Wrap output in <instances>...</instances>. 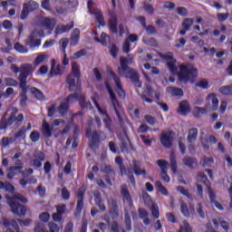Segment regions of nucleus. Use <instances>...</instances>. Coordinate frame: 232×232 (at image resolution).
I'll use <instances>...</instances> for the list:
<instances>
[{
  "label": "nucleus",
  "mask_w": 232,
  "mask_h": 232,
  "mask_svg": "<svg viewBox=\"0 0 232 232\" xmlns=\"http://www.w3.org/2000/svg\"><path fill=\"white\" fill-rule=\"evenodd\" d=\"M121 195L124 204L132 206L133 201L131 200V195L130 194V190H128V187L126 185L121 186Z\"/></svg>",
  "instance_id": "24"
},
{
  "label": "nucleus",
  "mask_w": 232,
  "mask_h": 232,
  "mask_svg": "<svg viewBox=\"0 0 232 232\" xmlns=\"http://www.w3.org/2000/svg\"><path fill=\"white\" fill-rule=\"evenodd\" d=\"M72 73L67 77V83L71 92H81V66L76 63H72Z\"/></svg>",
  "instance_id": "6"
},
{
  "label": "nucleus",
  "mask_w": 232,
  "mask_h": 232,
  "mask_svg": "<svg viewBox=\"0 0 232 232\" xmlns=\"http://www.w3.org/2000/svg\"><path fill=\"white\" fill-rule=\"evenodd\" d=\"M132 63L133 57H131L130 55H129V58L121 57L120 59L121 66L118 68V73L121 76L124 75V77H126L127 79H130L138 88H140V86H142V83L139 82V72L128 66V64H131Z\"/></svg>",
  "instance_id": "2"
},
{
  "label": "nucleus",
  "mask_w": 232,
  "mask_h": 232,
  "mask_svg": "<svg viewBox=\"0 0 232 232\" xmlns=\"http://www.w3.org/2000/svg\"><path fill=\"white\" fill-rule=\"evenodd\" d=\"M214 162L215 160L213 159V157L205 156L201 160L200 164L201 166H203V168H211V165H213Z\"/></svg>",
  "instance_id": "40"
},
{
  "label": "nucleus",
  "mask_w": 232,
  "mask_h": 232,
  "mask_svg": "<svg viewBox=\"0 0 232 232\" xmlns=\"http://www.w3.org/2000/svg\"><path fill=\"white\" fill-rule=\"evenodd\" d=\"M125 225L127 231H131V218H130V214L125 211Z\"/></svg>",
  "instance_id": "58"
},
{
  "label": "nucleus",
  "mask_w": 232,
  "mask_h": 232,
  "mask_svg": "<svg viewBox=\"0 0 232 232\" xmlns=\"http://www.w3.org/2000/svg\"><path fill=\"white\" fill-rule=\"evenodd\" d=\"M84 191H86V188L82 186L81 188L78 190V202L76 206V213L79 215L82 211V208L84 206V203L82 202V197H84Z\"/></svg>",
  "instance_id": "21"
},
{
  "label": "nucleus",
  "mask_w": 232,
  "mask_h": 232,
  "mask_svg": "<svg viewBox=\"0 0 232 232\" xmlns=\"http://www.w3.org/2000/svg\"><path fill=\"white\" fill-rule=\"evenodd\" d=\"M139 214H140V218L143 220L144 226H150L151 224V220L150 219L148 211L144 208H140L139 209Z\"/></svg>",
  "instance_id": "34"
},
{
  "label": "nucleus",
  "mask_w": 232,
  "mask_h": 232,
  "mask_svg": "<svg viewBox=\"0 0 232 232\" xmlns=\"http://www.w3.org/2000/svg\"><path fill=\"white\" fill-rule=\"evenodd\" d=\"M143 200L146 206L150 208V212L153 218H160V211L159 210V206L151 200V198L148 195L147 192L142 193Z\"/></svg>",
  "instance_id": "13"
},
{
  "label": "nucleus",
  "mask_w": 232,
  "mask_h": 232,
  "mask_svg": "<svg viewBox=\"0 0 232 232\" xmlns=\"http://www.w3.org/2000/svg\"><path fill=\"white\" fill-rule=\"evenodd\" d=\"M94 41L97 43H101L102 44H108V42L110 41V36L106 34V33H102L101 38L95 37Z\"/></svg>",
  "instance_id": "48"
},
{
  "label": "nucleus",
  "mask_w": 232,
  "mask_h": 232,
  "mask_svg": "<svg viewBox=\"0 0 232 232\" xmlns=\"http://www.w3.org/2000/svg\"><path fill=\"white\" fill-rule=\"evenodd\" d=\"M30 139H31L32 142H37V140H39V139H41V134L39 133V131L34 130L30 134Z\"/></svg>",
  "instance_id": "60"
},
{
  "label": "nucleus",
  "mask_w": 232,
  "mask_h": 232,
  "mask_svg": "<svg viewBox=\"0 0 232 232\" xmlns=\"http://www.w3.org/2000/svg\"><path fill=\"white\" fill-rule=\"evenodd\" d=\"M0 189H5L8 193H14V191L15 190L13 184H10L9 182H3V181H0Z\"/></svg>",
  "instance_id": "44"
},
{
  "label": "nucleus",
  "mask_w": 232,
  "mask_h": 232,
  "mask_svg": "<svg viewBox=\"0 0 232 232\" xmlns=\"http://www.w3.org/2000/svg\"><path fill=\"white\" fill-rule=\"evenodd\" d=\"M105 86H106L107 92H109L111 102L117 113V108H119V101H117V97L115 96V92H113V89H111V85L110 84V82H106Z\"/></svg>",
  "instance_id": "19"
},
{
  "label": "nucleus",
  "mask_w": 232,
  "mask_h": 232,
  "mask_svg": "<svg viewBox=\"0 0 232 232\" xmlns=\"http://www.w3.org/2000/svg\"><path fill=\"white\" fill-rule=\"evenodd\" d=\"M180 212L182 216L186 217L187 218L191 217V212L189 211V208H188V204H186L184 201H180Z\"/></svg>",
  "instance_id": "41"
},
{
  "label": "nucleus",
  "mask_w": 232,
  "mask_h": 232,
  "mask_svg": "<svg viewBox=\"0 0 232 232\" xmlns=\"http://www.w3.org/2000/svg\"><path fill=\"white\" fill-rule=\"evenodd\" d=\"M158 166L161 169V173L168 172V168H169V163L165 160H158Z\"/></svg>",
  "instance_id": "50"
},
{
  "label": "nucleus",
  "mask_w": 232,
  "mask_h": 232,
  "mask_svg": "<svg viewBox=\"0 0 232 232\" xmlns=\"http://www.w3.org/2000/svg\"><path fill=\"white\" fill-rule=\"evenodd\" d=\"M120 171H121V175H129L130 182L131 186H133V188H135V178H133V176H131V175H133V169H128V170L126 171V168L121 167Z\"/></svg>",
  "instance_id": "32"
},
{
  "label": "nucleus",
  "mask_w": 232,
  "mask_h": 232,
  "mask_svg": "<svg viewBox=\"0 0 232 232\" xmlns=\"http://www.w3.org/2000/svg\"><path fill=\"white\" fill-rule=\"evenodd\" d=\"M153 97L156 99H159V93L155 92L151 87L147 86L145 90V93L141 94V99L144 102H148L149 104H151L153 102Z\"/></svg>",
  "instance_id": "18"
},
{
  "label": "nucleus",
  "mask_w": 232,
  "mask_h": 232,
  "mask_svg": "<svg viewBox=\"0 0 232 232\" xmlns=\"http://www.w3.org/2000/svg\"><path fill=\"white\" fill-rule=\"evenodd\" d=\"M79 101L81 108L91 110L92 109V103L86 102V100L84 99V95L81 93H74L69 95L67 100H64L62 102L60 108H59V113L61 115H64L66 111H68V104H72V102H75Z\"/></svg>",
  "instance_id": "4"
},
{
  "label": "nucleus",
  "mask_w": 232,
  "mask_h": 232,
  "mask_svg": "<svg viewBox=\"0 0 232 232\" xmlns=\"http://www.w3.org/2000/svg\"><path fill=\"white\" fill-rule=\"evenodd\" d=\"M22 90V93L19 96V104L22 108H24V106H26V101H27V97H26V92H28V85H24V88L20 87Z\"/></svg>",
  "instance_id": "29"
},
{
  "label": "nucleus",
  "mask_w": 232,
  "mask_h": 232,
  "mask_svg": "<svg viewBox=\"0 0 232 232\" xmlns=\"http://www.w3.org/2000/svg\"><path fill=\"white\" fill-rule=\"evenodd\" d=\"M133 171L135 175H146V170L140 168V162L137 160L132 161Z\"/></svg>",
  "instance_id": "38"
},
{
  "label": "nucleus",
  "mask_w": 232,
  "mask_h": 232,
  "mask_svg": "<svg viewBox=\"0 0 232 232\" xmlns=\"http://www.w3.org/2000/svg\"><path fill=\"white\" fill-rule=\"evenodd\" d=\"M41 37H44V30L35 28L28 37L26 45L33 50L39 48L41 45Z\"/></svg>",
  "instance_id": "9"
},
{
  "label": "nucleus",
  "mask_w": 232,
  "mask_h": 232,
  "mask_svg": "<svg viewBox=\"0 0 232 232\" xmlns=\"http://www.w3.org/2000/svg\"><path fill=\"white\" fill-rule=\"evenodd\" d=\"M50 56L46 53H39L34 61V66H39V64H44V63H48V59Z\"/></svg>",
  "instance_id": "28"
},
{
  "label": "nucleus",
  "mask_w": 232,
  "mask_h": 232,
  "mask_svg": "<svg viewBox=\"0 0 232 232\" xmlns=\"http://www.w3.org/2000/svg\"><path fill=\"white\" fill-rule=\"evenodd\" d=\"M73 27V22H71L70 24L64 25V24H58L55 28V34L61 35V34H64L66 32H70L72 28Z\"/></svg>",
  "instance_id": "27"
},
{
  "label": "nucleus",
  "mask_w": 232,
  "mask_h": 232,
  "mask_svg": "<svg viewBox=\"0 0 232 232\" xmlns=\"http://www.w3.org/2000/svg\"><path fill=\"white\" fill-rule=\"evenodd\" d=\"M15 113H17V110H14L11 113V116L8 118L7 122L5 121V118L1 121V130H5L6 126H12L14 122H15Z\"/></svg>",
  "instance_id": "26"
},
{
  "label": "nucleus",
  "mask_w": 232,
  "mask_h": 232,
  "mask_svg": "<svg viewBox=\"0 0 232 232\" xmlns=\"http://www.w3.org/2000/svg\"><path fill=\"white\" fill-rule=\"evenodd\" d=\"M143 10H145V12L149 14V15H153V14H155V8L153 7V5L146 2L143 4Z\"/></svg>",
  "instance_id": "53"
},
{
  "label": "nucleus",
  "mask_w": 232,
  "mask_h": 232,
  "mask_svg": "<svg viewBox=\"0 0 232 232\" xmlns=\"http://www.w3.org/2000/svg\"><path fill=\"white\" fill-rule=\"evenodd\" d=\"M92 6H93V1L89 0L87 3V8L90 14H93V15L95 16L96 24H98V26H105L106 23L104 22V18L102 17V13L99 10L92 12Z\"/></svg>",
  "instance_id": "17"
},
{
  "label": "nucleus",
  "mask_w": 232,
  "mask_h": 232,
  "mask_svg": "<svg viewBox=\"0 0 232 232\" xmlns=\"http://www.w3.org/2000/svg\"><path fill=\"white\" fill-rule=\"evenodd\" d=\"M100 140H106V134L104 132L93 131L90 144L91 148H93Z\"/></svg>",
  "instance_id": "22"
},
{
  "label": "nucleus",
  "mask_w": 232,
  "mask_h": 232,
  "mask_svg": "<svg viewBox=\"0 0 232 232\" xmlns=\"http://www.w3.org/2000/svg\"><path fill=\"white\" fill-rule=\"evenodd\" d=\"M46 73H48V66L42 65L36 72V75H46Z\"/></svg>",
  "instance_id": "62"
},
{
  "label": "nucleus",
  "mask_w": 232,
  "mask_h": 232,
  "mask_svg": "<svg viewBox=\"0 0 232 232\" xmlns=\"http://www.w3.org/2000/svg\"><path fill=\"white\" fill-rule=\"evenodd\" d=\"M92 101L94 103V106L97 108L100 115H102V121L105 124V128L109 130V131H111V120H110V117H108V113H106V109L101 108L97 101H99V95L94 94V96H92Z\"/></svg>",
  "instance_id": "12"
},
{
  "label": "nucleus",
  "mask_w": 232,
  "mask_h": 232,
  "mask_svg": "<svg viewBox=\"0 0 232 232\" xmlns=\"http://www.w3.org/2000/svg\"><path fill=\"white\" fill-rule=\"evenodd\" d=\"M39 219L42 222H48V220H50V214L48 212H43L42 214H40Z\"/></svg>",
  "instance_id": "64"
},
{
  "label": "nucleus",
  "mask_w": 232,
  "mask_h": 232,
  "mask_svg": "<svg viewBox=\"0 0 232 232\" xmlns=\"http://www.w3.org/2000/svg\"><path fill=\"white\" fill-rule=\"evenodd\" d=\"M34 72H35V68L31 63H23L20 65V74L18 76L20 88L26 86L28 76L33 75Z\"/></svg>",
  "instance_id": "8"
},
{
  "label": "nucleus",
  "mask_w": 232,
  "mask_h": 232,
  "mask_svg": "<svg viewBox=\"0 0 232 232\" xmlns=\"http://www.w3.org/2000/svg\"><path fill=\"white\" fill-rule=\"evenodd\" d=\"M179 232H192L191 227H189V223L186 220L182 221V224L180 226V229Z\"/></svg>",
  "instance_id": "55"
},
{
  "label": "nucleus",
  "mask_w": 232,
  "mask_h": 232,
  "mask_svg": "<svg viewBox=\"0 0 232 232\" xmlns=\"http://www.w3.org/2000/svg\"><path fill=\"white\" fill-rule=\"evenodd\" d=\"M83 55H86V51L85 50H81L76 53H74L72 56V59H81Z\"/></svg>",
  "instance_id": "63"
},
{
  "label": "nucleus",
  "mask_w": 232,
  "mask_h": 232,
  "mask_svg": "<svg viewBox=\"0 0 232 232\" xmlns=\"http://www.w3.org/2000/svg\"><path fill=\"white\" fill-rule=\"evenodd\" d=\"M109 28L112 34H117V32H119L117 29V15L111 14V18L109 20Z\"/></svg>",
  "instance_id": "33"
},
{
  "label": "nucleus",
  "mask_w": 232,
  "mask_h": 232,
  "mask_svg": "<svg viewBox=\"0 0 232 232\" xmlns=\"http://www.w3.org/2000/svg\"><path fill=\"white\" fill-rule=\"evenodd\" d=\"M167 92L169 95H173L174 97H182V95H184L182 89L177 87H169Z\"/></svg>",
  "instance_id": "37"
},
{
  "label": "nucleus",
  "mask_w": 232,
  "mask_h": 232,
  "mask_svg": "<svg viewBox=\"0 0 232 232\" xmlns=\"http://www.w3.org/2000/svg\"><path fill=\"white\" fill-rule=\"evenodd\" d=\"M182 162L185 166H188V168H197L198 166L197 160L188 156L183 158Z\"/></svg>",
  "instance_id": "36"
},
{
  "label": "nucleus",
  "mask_w": 232,
  "mask_h": 232,
  "mask_svg": "<svg viewBox=\"0 0 232 232\" xmlns=\"http://www.w3.org/2000/svg\"><path fill=\"white\" fill-rule=\"evenodd\" d=\"M178 111L180 113V115H186L187 113H189V103L188 101L179 102V108Z\"/></svg>",
  "instance_id": "35"
},
{
  "label": "nucleus",
  "mask_w": 232,
  "mask_h": 232,
  "mask_svg": "<svg viewBox=\"0 0 232 232\" xmlns=\"http://www.w3.org/2000/svg\"><path fill=\"white\" fill-rule=\"evenodd\" d=\"M109 75L110 79H112L114 84H116V92L118 95L121 97V99H124V97H126V93L124 92V90H122L121 78H119V76H117V74L111 70H109Z\"/></svg>",
  "instance_id": "16"
},
{
  "label": "nucleus",
  "mask_w": 232,
  "mask_h": 232,
  "mask_svg": "<svg viewBox=\"0 0 232 232\" xmlns=\"http://www.w3.org/2000/svg\"><path fill=\"white\" fill-rule=\"evenodd\" d=\"M4 81L5 82V85H7V86H18V84H19V82H17V81H15L13 78H10V77L5 78Z\"/></svg>",
  "instance_id": "59"
},
{
  "label": "nucleus",
  "mask_w": 232,
  "mask_h": 232,
  "mask_svg": "<svg viewBox=\"0 0 232 232\" xmlns=\"http://www.w3.org/2000/svg\"><path fill=\"white\" fill-rule=\"evenodd\" d=\"M200 182L204 183L205 186L208 187V196H209L211 204H213V206H215V208H217V209H219V211H224V207L222 206V204H220V202H218L217 200V195H215V192L213 191V189L211 188H209V181H208V178L202 172H199L198 174V178H197L198 193L199 197L202 198V197H203L202 185H200Z\"/></svg>",
  "instance_id": "3"
},
{
  "label": "nucleus",
  "mask_w": 232,
  "mask_h": 232,
  "mask_svg": "<svg viewBox=\"0 0 232 232\" xmlns=\"http://www.w3.org/2000/svg\"><path fill=\"white\" fill-rule=\"evenodd\" d=\"M56 24L57 21L54 18L40 17L36 21V28H38V30H43L44 28V30H47L49 34H52Z\"/></svg>",
  "instance_id": "10"
},
{
  "label": "nucleus",
  "mask_w": 232,
  "mask_h": 232,
  "mask_svg": "<svg viewBox=\"0 0 232 232\" xmlns=\"http://www.w3.org/2000/svg\"><path fill=\"white\" fill-rule=\"evenodd\" d=\"M44 160V154L42 151H35L34 159L31 160L30 166L33 168H41L43 166V161Z\"/></svg>",
  "instance_id": "20"
},
{
  "label": "nucleus",
  "mask_w": 232,
  "mask_h": 232,
  "mask_svg": "<svg viewBox=\"0 0 232 232\" xmlns=\"http://www.w3.org/2000/svg\"><path fill=\"white\" fill-rule=\"evenodd\" d=\"M221 227L222 229H224L225 231H228L229 230V223H227V221L219 218L218 220L214 219L213 220V227L215 229H217V227Z\"/></svg>",
  "instance_id": "30"
},
{
  "label": "nucleus",
  "mask_w": 232,
  "mask_h": 232,
  "mask_svg": "<svg viewBox=\"0 0 232 232\" xmlns=\"http://www.w3.org/2000/svg\"><path fill=\"white\" fill-rule=\"evenodd\" d=\"M50 75H61V65L55 63V60H52Z\"/></svg>",
  "instance_id": "39"
},
{
  "label": "nucleus",
  "mask_w": 232,
  "mask_h": 232,
  "mask_svg": "<svg viewBox=\"0 0 232 232\" xmlns=\"http://www.w3.org/2000/svg\"><path fill=\"white\" fill-rule=\"evenodd\" d=\"M170 169L173 173H177V155L175 152H171L169 156Z\"/></svg>",
  "instance_id": "43"
},
{
  "label": "nucleus",
  "mask_w": 232,
  "mask_h": 232,
  "mask_svg": "<svg viewBox=\"0 0 232 232\" xmlns=\"http://www.w3.org/2000/svg\"><path fill=\"white\" fill-rule=\"evenodd\" d=\"M155 186L156 189H158V191L161 193V195H168V189L162 186V183L160 181H157L155 183Z\"/></svg>",
  "instance_id": "54"
},
{
  "label": "nucleus",
  "mask_w": 232,
  "mask_h": 232,
  "mask_svg": "<svg viewBox=\"0 0 232 232\" xmlns=\"http://www.w3.org/2000/svg\"><path fill=\"white\" fill-rule=\"evenodd\" d=\"M94 200L97 206L99 207V208L101 209V211L106 210V207L104 206V202L101 200V194L99 192L94 193Z\"/></svg>",
  "instance_id": "46"
},
{
  "label": "nucleus",
  "mask_w": 232,
  "mask_h": 232,
  "mask_svg": "<svg viewBox=\"0 0 232 232\" xmlns=\"http://www.w3.org/2000/svg\"><path fill=\"white\" fill-rule=\"evenodd\" d=\"M193 26V19L185 18L183 23L181 24V30H179V35H186L187 32H189V29Z\"/></svg>",
  "instance_id": "23"
},
{
  "label": "nucleus",
  "mask_w": 232,
  "mask_h": 232,
  "mask_svg": "<svg viewBox=\"0 0 232 232\" xmlns=\"http://www.w3.org/2000/svg\"><path fill=\"white\" fill-rule=\"evenodd\" d=\"M218 92H220L222 95H232V84L221 86Z\"/></svg>",
  "instance_id": "49"
},
{
  "label": "nucleus",
  "mask_w": 232,
  "mask_h": 232,
  "mask_svg": "<svg viewBox=\"0 0 232 232\" xmlns=\"http://www.w3.org/2000/svg\"><path fill=\"white\" fill-rule=\"evenodd\" d=\"M207 101L208 104H211V107L207 106L206 108L196 107L195 113L198 115H204V113H208V111H216L218 109V98L217 94L210 93L207 97Z\"/></svg>",
  "instance_id": "7"
},
{
  "label": "nucleus",
  "mask_w": 232,
  "mask_h": 232,
  "mask_svg": "<svg viewBox=\"0 0 232 232\" xmlns=\"http://www.w3.org/2000/svg\"><path fill=\"white\" fill-rule=\"evenodd\" d=\"M79 39H81V31L79 29H73L70 36V45L77 46L79 44Z\"/></svg>",
  "instance_id": "25"
},
{
  "label": "nucleus",
  "mask_w": 232,
  "mask_h": 232,
  "mask_svg": "<svg viewBox=\"0 0 232 232\" xmlns=\"http://www.w3.org/2000/svg\"><path fill=\"white\" fill-rule=\"evenodd\" d=\"M57 126H66V121H63L62 119L54 120L52 122V125L48 124L46 121H44L42 123V133L47 138L52 137V131L53 128Z\"/></svg>",
  "instance_id": "11"
},
{
  "label": "nucleus",
  "mask_w": 232,
  "mask_h": 232,
  "mask_svg": "<svg viewBox=\"0 0 232 232\" xmlns=\"http://www.w3.org/2000/svg\"><path fill=\"white\" fill-rule=\"evenodd\" d=\"M37 8H39V4L34 0L24 3L20 18L24 20L25 17H28V14H30V12H35Z\"/></svg>",
  "instance_id": "15"
},
{
  "label": "nucleus",
  "mask_w": 232,
  "mask_h": 232,
  "mask_svg": "<svg viewBox=\"0 0 232 232\" xmlns=\"http://www.w3.org/2000/svg\"><path fill=\"white\" fill-rule=\"evenodd\" d=\"M14 50L19 53H28V48L24 45L21 44L20 43H16L14 44Z\"/></svg>",
  "instance_id": "52"
},
{
  "label": "nucleus",
  "mask_w": 232,
  "mask_h": 232,
  "mask_svg": "<svg viewBox=\"0 0 232 232\" xmlns=\"http://www.w3.org/2000/svg\"><path fill=\"white\" fill-rule=\"evenodd\" d=\"M160 140L164 148H171L175 140V132L173 130H163L160 134Z\"/></svg>",
  "instance_id": "14"
},
{
  "label": "nucleus",
  "mask_w": 232,
  "mask_h": 232,
  "mask_svg": "<svg viewBox=\"0 0 232 232\" xmlns=\"http://www.w3.org/2000/svg\"><path fill=\"white\" fill-rule=\"evenodd\" d=\"M144 119L150 126H155V124H157V120H155V118L151 115H145Z\"/></svg>",
  "instance_id": "61"
},
{
  "label": "nucleus",
  "mask_w": 232,
  "mask_h": 232,
  "mask_svg": "<svg viewBox=\"0 0 232 232\" xmlns=\"http://www.w3.org/2000/svg\"><path fill=\"white\" fill-rule=\"evenodd\" d=\"M4 226L5 227V232H14V230H12L11 227H13V229L17 230V221L15 220H8V219H4Z\"/></svg>",
  "instance_id": "31"
},
{
  "label": "nucleus",
  "mask_w": 232,
  "mask_h": 232,
  "mask_svg": "<svg viewBox=\"0 0 232 232\" xmlns=\"http://www.w3.org/2000/svg\"><path fill=\"white\" fill-rule=\"evenodd\" d=\"M110 213L112 218H117L119 217V209L117 208V203L115 201H112Z\"/></svg>",
  "instance_id": "51"
},
{
  "label": "nucleus",
  "mask_w": 232,
  "mask_h": 232,
  "mask_svg": "<svg viewBox=\"0 0 232 232\" xmlns=\"http://www.w3.org/2000/svg\"><path fill=\"white\" fill-rule=\"evenodd\" d=\"M68 43H70V40L68 38H62L59 42V44L62 48L63 53H66V46H68Z\"/></svg>",
  "instance_id": "57"
},
{
  "label": "nucleus",
  "mask_w": 232,
  "mask_h": 232,
  "mask_svg": "<svg viewBox=\"0 0 232 232\" xmlns=\"http://www.w3.org/2000/svg\"><path fill=\"white\" fill-rule=\"evenodd\" d=\"M196 86L202 88L203 90H208L209 88V82L206 79L200 80Z\"/></svg>",
  "instance_id": "56"
},
{
  "label": "nucleus",
  "mask_w": 232,
  "mask_h": 232,
  "mask_svg": "<svg viewBox=\"0 0 232 232\" xmlns=\"http://www.w3.org/2000/svg\"><path fill=\"white\" fill-rule=\"evenodd\" d=\"M23 169L22 166H13L7 169V179H14L15 177V171Z\"/></svg>",
  "instance_id": "42"
},
{
  "label": "nucleus",
  "mask_w": 232,
  "mask_h": 232,
  "mask_svg": "<svg viewBox=\"0 0 232 232\" xmlns=\"http://www.w3.org/2000/svg\"><path fill=\"white\" fill-rule=\"evenodd\" d=\"M159 57L163 61H166L169 70L171 73H177L179 81L180 82H184V84H195V79L198 77V71L191 64H181L179 66V72H178L177 61L173 59V53H169L167 54H163L159 53Z\"/></svg>",
  "instance_id": "1"
},
{
  "label": "nucleus",
  "mask_w": 232,
  "mask_h": 232,
  "mask_svg": "<svg viewBox=\"0 0 232 232\" xmlns=\"http://www.w3.org/2000/svg\"><path fill=\"white\" fill-rule=\"evenodd\" d=\"M30 92L31 93H34V97H36L38 101H44V94H43V92L37 88L31 87Z\"/></svg>",
  "instance_id": "47"
},
{
  "label": "nucleus",
  "mask_w": 232,
  "mask_h": 232,
  "mask_svg": "<svg viewBox=\"0 0 232 232\" xmlns=\"http://www.w3.org/2000/svg\"><path fill=\"white\" fill-rule=\"evenodd\" d=\"M6 198L12 213L17 215L18 217H24V215H26V207L19 204V202L26 204L28 202V199H26V198H24L21 194H18L14 198L6 197ZM17 200H19V202H17Z\"/></svg>",
  "instance_id": "5"
},
{
  "label": "nucleus",
  "mask_w": 232,
  "mask_h": 232,
  "mask_svg": "<svg viewBox=\"0 0 232 232\" xmlns=\"http://www.w3.org/2000/svg\"><path fill=\"white\" fill-rule=\"evenodd\" d=\"M198 136V130L191 129L188 131V138H187L188 142H195V140H197Z\"/></svg>",
  "instance_id": "45"
}]
</instances>
